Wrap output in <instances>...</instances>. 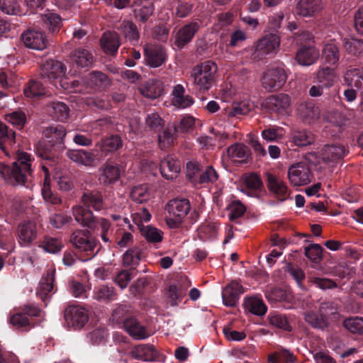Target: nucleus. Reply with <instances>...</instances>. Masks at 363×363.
Returning a JSON list of instances; mask_svg holds the SVG:
<instances>
[{
    "label": "nucleus",
    "mask_w": 363,
    "mask_h": 363,
    "mask_svg": "<svg viewBox=\"0 0 363 363\" xmlns=\"http://www.w3.org/2000/svg\"><path fill=\"white\" fill-rule=\"evenodd\" d=\"M33 157L28 153L18 151L12 167L0 163V174L11 185H26L31 176Z\"/></svg>",
    "instance_id": "f257e3e1"
},
{
    "label": "nucleus",
    "mask_w": 363,
    "mask_h": 363,
    "mask_svg": "<svg viewBox=\"0 0 363 363\" xmlns=\"http://www.w3.org/2000/svg\"><path fill=\"white\" fill-rule=\"evenodd\" d=\"M72 213L78 223L90 228L94 232L100 231L101 239L105 242L109 241L110 223L108 220L104 218H95L90 210L85 209L79 205L72 208Z\"/></svg>",
    "instance_id": "f03ea898"
},
{
    "label": "nucleus",
    "mask_w": 363,
    "mask_h": 363,
    "mask_svg": "<svg viewBox=\"0 0 363 363\" xmlns=\"http://www.w3.org/2000/svg\"><path fill=\"white\" fill-rule=\"evenodd\" d=\"M217 72V65L213 61H206L196 66L191 73L194 84L201 91L210 89L216 81Z\"/></svg>",
    "instance_id": "7ed1b4c3"
},
{
    "label": "nucleus",
    "mask_w": 363,
    "mask_h": 363,
    "mask_svg": "<svg viewBox=\"0 0 363 363\" xmlns=\"http://www.w3.org/2000/svg\"><path fill=\"white\" fill-rule=\"evenodd\" d=\"M190 209L191 205L187 199H173L169 201L166 206L167 214L165 216V221L167 225L170 228H179Z\"/></svg>",
    "instance_id": "20e7f679"
},
{
    "label": "nucleus",
    "mask_w": 363,
    "mask_h": 363,
    "mask_svg": "<svg viewBox=\"0 0 363 363\" xmlns=\"http://www.w3.org/2000/svg\"><path fill=\"white\" fill-rule=\"evenodd\" d=\"M36 152L39 157L44 160L42 164H52L55 169L50 171V173H54V179L56 180L60 189L65 191H68L72 188V182L69 177L62 172L57 171L56 166L53 164V162L50 161V146H46L44 141H39L36 144Z\"/></svg>",
    "instance_id": "39448f33"
},
{
    "label": "nucleus",
    "mask_w": 363,
    "mask_h": 363,
    "mask_svg": "<svg viewBox=\"0 0 363 363\" xmlns=\"http://www.w3.org/2000/svg\"><path fill=\"white\" fill-rule=\"evenodd\" d=\"M70 242L76 249L86 253L90 257L96 253L94 252L96 247V241L87 230L74 231L70 236Z\"/></svg>",
    "instance_id": "423d86ee"
},
{
    "label": "nucleus",
    "mask_w": 363,
    "mask_h": 363,
    "mask_svg": "<svg viewBox=\"0 0 363 363\" xmlns=\"http://www.w3.org/2000/svg\"><path fill=\"white\" fill-rule=\"evenodd\" d=\"M286 78V72L283 68H271L264 72L262 86L268 91H277L284 85Z\"/></svg>",
    "instance_id": "0eeeda50"
},
{
    "label": "nucleus",
    "mask_w": 363,
    "mask_h": 363,
    "mask_svg": "<svg viewBox=\"0 0 363 363\" xmlns=\"http://www.w3.org/2000/svg\"><path fill=\"white\" fill-rule=\"evenodd\" d=\"M264 105L270 112L279 115H289L291 112V99L286 94L271 95L265 99Z\"/></svg>",
    "instance_id": "6e6552de"
},
{
    "label": "nucleus",
    "mask_w": 363,
    "mask_h": 363,
    "mask_svg": "<svg viewBox=\"0 0 363 363\" xmlns=\"http://www.w3.org/2000/svg\"><path fill=\"white\" fill-rule=\"evenodd\" d=\"M310 167L306 162L291 164L288 169V178L291 185L300 186L308 184L311 180Z\"/></svg>",
    "instance_id": "1a4fd4ad"
},
{
    "label": "nucleus",
    "mask_w": 363,
    "mask_h": 363,
    "mask_svg": "<svg viewBox=\"0 0 363 363\" xmlns=\"http://www.w3.org/2000/svg\"><path fill=\"white\" fill-rule=\"evenodd\" d=\"M64 318L68 327L79 329L88 322L89 316L85 308L79 306H69L65 310Z\"/></svg>",
    "instance_id": "9d476101"
},
{
    "label": "nucleus",
    "mask_w": 363,
    "mask_h": 363,
    "mask_svg": "<svg viewBox=\"0 0 363 363\" xmlns=\"http://www.w3.org/2000/svg\"><path fill=\"white\" fill-rule=\"evenodd\" d=\"M66 67L60 61L48 60H46L41 68V77L43 79H48L56 86L58 79H62L65 75Z\"/></svg>",
    "instance_id": "9b49d317"
},
{
    "label": "nucleus",
    "mask_w": 363,
    "mask_h": 363,
    "mask_svg": "<svg viewBox=\"0 0 363 363\" xmlns=\"http://www.w3.org/2000/svg\"><path fill=\"white\" fill-rule=\"evenodd\" d=\"M24 45L30 49L43 50L48 44V40L44 32L35 29H28L21 35Z\"/></svg>",
    "instance_id": "f8f14e48"
},
{
    "label": "nucleus",
    "mask_w": 363,
    "mask_h": 363,
    "mask_svg": "<svg viewBox=\"0 0 363 363\" xmlns=\"http://www.w3.org/2000/svg\"><path fill=\"white\" fill-rule=\"evenodd\" d=\"M279 38L273 34H269L261 38L257 43L255 55L256 57L262 58L273 53L279 48Z\"/></svg>",
    "instance_id": "ddd939ff"
},
{
    "label": "nucleus",
    "mask_w": 363,
    "mask_h": 363,
    "mask_svg": "<svg viewBox=\"0 0 363 363\" xmlns=\"http://www.w3.org/2000/svg\"><path fill=\"white\" fill-rule=\"evenodd\" d=\"M297 116L306 124L315 123L320 118V110L311 102H302L296 108Z\"/></svg>",
    "instance_id": "4468645a"
},
{
    "label": "nucleus",
    "mask_w": 363,
    "mask_h": 363,
    "mask_svg": "<svg viewBox=\"0 0 363 363\" xmlns=\"http://www.w3.org/2000/svg\"><path fill=\"white\" fill-rule=\"evenodd\" d=\"M40 167L44 177V183L41 189L44 200L52 204H60L62 201L61 199L57 195L53 194L50 187V171H53L55 169L54 167L52 164H48L47 163L41 164Z\"/></svg>",
    "instance_id": "2eb2a0df"
},
{
    "label": "nucleus",
    "mask_w": 363,
    "mask_h": 363,
    "mask_svg": "<svg viewBox=\"0 0 363 363\" xmlns=\"http://www.w3.org/2000/svg\"><path fill=\"white\" fill-rule=\"evenodd\" d=\"M244 292L245 290L241 284L235 281H231L223 289L222 292L224 305L228 307L235 306L239 300L240 294Z\"/></svg>",
    "instance_id": "dca6fc26"
},
{
    "label": "nucleus",
    "mask_w": 363,
    "mask_h": 363,
    "mask_svg": "<svg viewBox=\"0 0 363 363\" xmlns=\"http://www.w3.org/2000/svg\"><path fill=\"white\" fill-rule=\"evenodd\" d=\"M145 55L148 65L152 67L161 66L166 60V52L159 45L150 44L145 48Z\"/></svg>",
    "instance_id": "f3484780"
},
{
    "label": "nucleus",
    "mask_w": 363,
    "mask_h": 363,
    "mask_svg": "<svg viewBox=\"0 0 363 363\" xmlns=\"http://www.w3.org/2000/svg\"><path fill=\"white\" fill-rule=\"evenodd\" d=\"M99 170L101 173L99 179L104 185L115 183L119 179L121 174L120 166L111 162H106Z\"/></svg>",
    "instance_id": "a211bd4d"
},
{
    "label": "nucleus",
    "mask_w": 363,
    "mask_h": 363,
    "mask_svg": "<svg viewBox=\"0 0 363 363\" xmlns=\"http://www.w3.org/2000/svg\"><path fill=\"white\" fill-rule=\"evenodd\" d=\"M96 150L86 151L84 150H69L67 155L72 161L86 167H94L96 165V160H97L96 155L94 153Z\"/></svg>",
    "instance_id": "6ab92c4d"
},
{
    "label": "nucleus",
    "mask_w": 363,
    "mask_h": 363,
    "mask_svg": "<svg viewBox=\"0 0 363 363\" xmlns=\"http://www.w3.org/2000/svg\"><path fill=\"white\" fill-rule=\"evenodd\" d=\"M319 50L311 45H303L297 51L296 60L302 66H310L319 58Z\"/></svg>",
    "instance_id": "aec40b11"
},
{
    "label": "nucleus",
    "mask_w": 363,
    "mask_h": 363,
    "mask_svg": "<svg viewBox=\"0 0 363 363\" xmlns=\"http://www.w3.org/2000/svg\"><path fill=\"white\" fill-rule=\"evenodd\" d=\"M267 186L270 192L281 200H285L289 196V189L286 184L279 177L267 174Z\"/></svg>",
    "instance_id": "412c9836"
},
{
    "label": "nucleus",
    "mask_w": 363,
    "mask_h": 363,
    "mask_svg": "<svg viewBox=\"0 0 363 363\" xmlns=\"http://www.w3.org/2000/svg\"><path fill=\"white\" fill-rule=\"evenodd\" d=\"M182 281L184 286L172 284L168 287L166 296L168 302L172 306H177L182 301L186 295L187 289L191 286V281L187 278L183 279Z\"/></svg>",
    "instance_id": "4be33fe9"
},
{
    "label": "nucleus",
    "mask_w": 363,
    "mask_h": 363,
    "mask_svg": "<svg viewBox=\"0 0 363 363\" xmlns=\"http://www.w3.org/2000/svg\"><path fill=\"white\" fill-rule=\"evenodd\" d=\"M36 225L35 223L27 221L18 225V237L21 245H28L36 238Z\"/></svg>",
    "instance_id": "5701e85b"
},
{
    "label": "nucleus",
    "mask_w": 363,
    "mask_h": 363,
    "mask_svg": "<svg viewBox=\"0 0 363 363\" xmlns=\"http://www.w3.org/2000/svg\"><path fill=\"white\" fill-rule=\"evenodd\" d=\"M322 9V0H300L296 7L297 14L303 17L313 16Z\"/></svg>",
    "instance_id": "b1692460"
},
{
    "label": "nucleus",
    "mask_w": 363,
    "mask_h": 363,
    "mask_svg": "<svg viewBox=\"0 0 363 363\" xmlns=\"http://www.w3.org/2000/svg\"><path fill=\"white\" fill-rule=\"evenodd\" d=\"M199 26L196 22L185 25L179 30L175 37V45L179 48H183L189 43L195 33L198 31Z\"/></svg>",
    "instance_id": "393cba45"
},
{
    "label": "nucleus",
    "mask_w": 363,
    "mask_h": 363,
    "mask_svg": "<svg viewBox=\"0 0 363 363\" xmlns=\"http://www.w3.org/2000/svg\"><path fill=\"white\" fill-rule=\"evenodd\" d=\"M346 155L345 146L340 144L325 145L320 153L322 160L325 162H334L341 160Z\"/></svg>",
    "instance_id": "a878e982"
},
{
    "label": "nucleus",
    "mask_w": 363,
    "mask_h": 363,
    "mask_svg": "<svg viewBox=\"0 0 363 363\" xmlns=\"http://www.w3.org/2000/svg\"><path fill=\"white\" fill-rule=\"evenodd\" d=\"M130 355L135 359L150 362L155 359L157 352L153 345L140 344L132 347Z\"/></svg>",
    "instance_id": "bb28decb"
},
{
    "label": "nucleus",
    "mask_w": 363,
    "mask_h": 363,
    "mask_svg": "<svg viewBox=\"0 0 363 363\" xmlns=\"http://www.w3.org/2000/svg\"><path fill=\"white\" fill-rule=\"evenodd\" d=\"M123 327L127 333L136 340H143L148 337L150 334L146 328L140 324L134 318H128L123 320Z\"/></svg>",
    "instance_id": "cd10ccee"
},
{
    "label": "nucleus",
    "mask_w": 363,
    "mask_h": 363,
    "mask_svg": "<svg viewBox=\"0 0 363 363\" xmlns=\"http://www.w3.org/2000/svg\"><path fill=\"white\" fill-rule=\"evenodd\" d=\"M15 144V132L0 122V150L10 157V149Z\"/></svg>",
    "instance_id": "c85d7f7f"
},
{
    "label": "nucleus",
    "mask_w": 363,
    "mask_h": 363,
    "mask_svg": "<svg viewBox=\"0 0 363 363\" xmlns=\"http://www.w3.org/2000/svg\"><path fill=\"white\" fill-rule=\"evenodd\" d=\"M180 172V163L170 156L164 158L160 162V172L167 179H174Z\"/></svg>",
    "instance_id": "c756f323"
},
{
    "label": "nucleus",
    "mask_w": 363,
    "mask_h": 363,
    "mask_svg": "<svg viewBox=\"0 0 363 363\" xmlns=\"http://www.w3.org/2000/svg\"><path fill=\"white\" fill-rule=\"evenodd\" d=\"M245 185L244 189H241V191L250 197H256L262 187V182L259 177L256 174H250L245 175L243 177Z\"/></svg>",
    "instance_id": "7c9ffc66"
},
{
    "label": "nucleus",
    "mask_w": 363,
    "mask_h": 363,
    "mask_svg": "<svg viewBox=\"0 0 363 363\" xmlns=\"http://www.w3.org/2000/svg\"><path fill=\"white\" fill-rule=\"evenodd\" d=\"M185 89L181 84L176 85L172 91V103L179 108L189 107L194 104V99L191 96L184 94Z\"/></svg>",
    "instance_id": "2f4dec72"
},
{
    "label": "nucleus",
    "mask_w": 363,
    "mask_h": 363,
    "mask_svg": "<svg viewBox=\"0 0 363 363\" xmlns=\"http://www.w3.org/2000/svg\"><path fill=\"white\" fill-rule=\"evenodd\" d=\"M248 153L247 146L242 143H235L226 150L223 157L237 163L244 160L248 156Z\"/></svg>",
    "instance_id": "473e14b6"
},
{
    "label": "nucleus",
    "mask_w": 363,
    "mask_h": 363,
    "mask_svg": "<svg viewBox=\"0 0 363 363\" xmlns=\"http://www.w3.org/2000/svg\"><path fill=\"white\" fill-rule=\"evenodd\" d=\"M55 279V270L50 269L48 271L46 277H43L40 281L39 286L37 289L36 294L43 301H46L49 293L53 289V282Z\"/></svg>",
    "instance_id": "72a5a7b5"
},
{
    "label": "nucleus",
    "mask_w": 363,
    "mask_h": 363,
    "mask_svg": "<svg viewBox=\"0 0 363 363\" xmlns=\"http://www.w3.org/2000/svg\"><path fill=\"white\" fill-rule=\"evenodd\" d=\"M163 92V84L158 79H150L140 88V93L149 99H156Z\"/></svg>",
    "instance_id": "f704fd0d"
},
{
    "label": "nucleus",
    "mask_w": 363,
    "mask_h": 363,
    "mask_svg": "<svg viewBox=\"0 0 363 363\" xmlns=\"http://www.w3.org/2000/svg\"><path fill=\"white\" fill-rule=\"evenodd\" d=\"M101 45L107 54H115L119 46V37L116 33H105L101 38Z\"/></svg>",
    "instance_id": "c9c22d12"
},
{
    "label": "nucleus",
    "mask_w": 363,
    "mask_h": 363,
    "mask_svg": "<svg viewBox=\"0 0 363 363\" xmlns=\"http://www.w3.org/2000/svg\"><path fill=\"white\" fill-rule=\"evenodd\" d=\"M253 107V104L249 101L234 102L225 108V113L228 117H238L249 113Z\"/></svg>",
    "instance_id": "e433bc0d"
},
{
    "label": "nucleus",
    "mask_w": 363,
    "mask_h": 363,
    "mask_svg": "<svg viewBox=\"0 0 363 363\" xmlns=\"http://www.w3.org/2000/svg\"><path fill=\"white\" fill-rule=\"evenodd\" d=\"M85 83L90 87L104 89L111 85V80L104 73L94 71L87 75Z\"/></svg>",
    "instance_id": "4c0bfd02"
},
{
    "label": "nucleus",
    "mask_w": 363,
    "mask_h": 363,
    "mask_svg": "<svg viewBox=\"0 0 363 363\" xmlns=\"http://www.w3.org/2000/svg\"><path fill=\"white\" fill-rule=\"evenodd\" d=\"M71 57L73 62L80 67H89L94 62L92 54L84 48L75 50L72 52Z\"/></svg>",
    "instance_id": "58836bf2"
},
{
    "label": "nucleus",
    "mask_w": 363,
    "mask_h": 363,
    "mask_svg": "<svg viewBox=\"0 0 363 363\" xmlns=\"http://www.w3.org/2000/svg\"><path fill=\"white\" fill-rule=\"evenodd\" d=\"M322 59L325 64L336 65L340 60V51L334 43H326L322 52Z\"/></svg>",
    "instance_id": "ea45409f"
},
{
    "label": "nucleus",
    "mask_w": 363,
    "mask_h": 363,
    "mask_svg": "<svg viewBox=\"0 0 363 363\" xmlns=\"http://www.w3.org/2000/svg\"><path fill=\"white\" fill-rule=\"evenodd\" d=\"M48 111L53 118L65 121L69 115L68 106L61 101H53L48 106Z\"/></svg>",
    "instance_id": "a19ab883"
},
{
    "label": "nucleus",
    "mask_w": 363,
    "mask_h": 363,
    "mask_svg": "<svg viewBox=\"0 0 363 363\" xmlns=\"http://www.w3.org/2000/svg\"><path fill=\"white\" fill-rule=\"evenodd\" d=\"M43 135L48 139V143L53 145L62 140L66 135V130L62 125H52L43 131Z\"/></svg>",
    "instance_id": "79ce46f5"
},
{
    "label": "nucleus",
    "mask_w": 363,
    "mask_h": 363,
    "mask_svg": "<svg viewBox=\"0 0 363 363\" xmlns=\"http://www.w3.org/2000/svg\"><path fill=\"white\" fill-rule=\"evenodd\" d=\"M81 201L85 206L91 207L96 211H100L104 208L102 196L98 192L84 193Z\"/></svg>",
    "instance_id": "37998d69"
},
{
    "label": "nucleus",
    "mask_w": 363,
    "mask_h": 363,
    "mask_svg": "<svg viewBox=\"0 0 363 363\" xmlns=\"http://www.w3.org/2000/svg\"><path fill=\"white\" fill-rule=\"evenodd\" d=\"M42 20L50 32L57 33L62 26V18L59 14L47 11L43 16Z\"/></svg>",
    "instance_id": "c03bdc74"
},
{
    "label": "nucleus",
    "mask_w": 363,
    "mask_h": 363,
    "mask_svg": "<svg viewBox=\"0 0 363 363\" xmlns=\"http://www.w3.org/2000/svg\"><path fill=\"white\" fill-rule=\"evenodd\" d=\"M99 150L108 153L117 150L122 146V140L118 135H111L96 145Z\"/></svg>",
    "instance_id": "a18cd8bd"
},
{
    "label": "nucleus",
    "mask_w": 363,
    "mask_h": 363,
    "mask_svg": "<svg viewBox=\"0 0 363 363\" xmlns=\"http://www.w3.org/2000/svg\"><path fill=\"white\" fill-rule=\"evenodd\" d=\"M346 82L357 89L363 87V69L360 67L350 68L345 75Z\"/></svg>",
    "instance_id": "49530a36"
},
{
    "label": "nucleus",
    "mask_w": 363,
    "mask_h": 363,
    "mask_svg": "<svg viewBox=\"0 0 363 363\" xmlns=\"http://www.w3.org/2000/svg\"><path fill=\"white\" fill-rule=\"evenodd\" d=\"M245 308L257 315H263L267 312V306L263 301L257 297H250L245 300Z\"/></svg>",
    "instance_id": "de8ad7c7"
},
{
    "label": "nucleus",
    "mask_w": 363,
    "mask_h": 363,
    "mask_svg": "<svg viewBox=\"0 0 363 363\" xmlns=\"http://www.w3.org/2000/svg\"><path fill=\"white\" fill-rule=\"evenodd\" d=\"M93 298L99 301L108 302L116 298V294L112 286H100L94 290Z\"/></svg>",
    "instance_id": "09e8293b"
},
{
    "label": "nucleus",
    "mask_w": 363,
    "mask_h": 363,
    "mask_svg": "<svg viewBox=\"0 0 363 363\" xmlns=\"http://www.w3.org/2000/svg\"><path fill=\"white\" fill-rule=\"evenodd\" d=\"M293 143L297 146H306L314 142V135L306 130H294L291 132Z\"/></svg>",
    "instance_id": "8fccbe9b"
},
{
    "label": "nucleus",
    "mask_w": 363,
    "mask_h": 363,
    "mask_svg": "<svg viewBox=\"0 0 363 363\" xmlns=\"http://www.w3.org/2000/svg\"><path fill=\"white\" fill-rule=\"evenodd\" d=\"M142 235L149 242L158 243L162 240L163 233L158 228L150 225L142 227L140 229Z\"/></svg>",
    "instance_id": "3c124183"
},
{
    "label": "nucleus",
    "mask_w": 363,
    "mask_h": 363,
    "mask_svg": "<svg viewBox=\"0 0 363 363\" xmlns=\"http://www.w3.org/2000/svg\"><path fill=\"white\" fill-rule=\"evenodd\" d=\"M120 30L124 35L125 38L128 39L132 44H135L139 38V33L137 30L136 26L129 21H123L121 26Z\"/></svg>",
    "instance_id": "603ef678"
},
{
    "label": "nucleus",
    "mask_w": 363,
    "mask_h": 363,
    "mask_svg": "<svg viewBox=\"0 0 363 363\" xmlns=\"http://www.w3.org/2000/svg\"><path fill=\"white\" fill-rule=\"evenodd\" d=\"M11 325L23 331H28L34 327V324L25 313H16L9 320Z\"/></svg>",
    "instance_id": "864d4df0"
},
{
    "label": "nucleus",
    "mask_w": 363,
    "mask_h": 363,
    "mask_svg": "<svg viewBox=\"0 0 363 363\" xmlns=\"http://www.w3.org/2000/svg\"><path fill=\"white\" fill-rule=\"evenodd\" d=\"M46 94L45 87L38 80H31L24 89V94L28 98H36Z\"/></svg>",
    "instance_id": "5fc2aeb1"
},
{
    "label": "nucleus",
    "mask_w": 363,
    "mask_h": 363,
    "mask_svg": "<svg viewBox=\"0 0 363 363\" xmlns=\"http://www.w3.org/2000/svg\"><path fill=\"white\" fill-rule=\"evenodd\" d=\"M343 326L352 333L363 334V318L355 316L346 318Z\"/></svg>",
    "instance_id": "6e6d98bb"
},
{
    "label": "nucleus",
    "mask_w": 363,
    "mask_h": 363,
    "mask_svg": "<svg viewBox=\"0 0 363 363\" xmlns=\"http://www.w3.org/2000/svg\"><path fill=\"white\" fill-rule=\"evenodd\" d=\"M335 79V73L333 69L329 67L320 69L317 72L318 83H320L326 88L333 86Z\"/></svg>",
    "instance_id": "4d7b16f0"
},
{
    "label": "nucleus",
    "mask_w": 363,
    "mask_h": 363,
    "mask_svg": "<svg viewBox=\"0 0 363 363\" xmlns=\"http://www.w3.org/2000/svg\"><path fill=\"white\" fill-rule=\"evenodd\" d=\"M153 13V4L151 1H142L135 4V13L141 21H145Z\"/></svg>",
    "instance_id": "13d9d810"
},
{
    "label": "nucleus",
    "mask_w": 363,
    "mask_h": 363,
    "mask_svg": "<svg viewBox=\"0 0 363 363\" xmlns=\"http://www.w3.org/2000/svg\"><path fill=\"white\" fill-rule=\"evenodd\" d=\"M130 197L136 203H141L150 199L148 186L146 184H142L134 186L130 192Z\"/></svg>",
    "instance_id": "bf43d9fd"
},
{
    "label": "nucleus",
    "mask_w": 363,
    "mask_h": 363,
    "mask_svg": "<svg viewBox=\"0 0 363 363\" xmlns=\"http://www.w3.org/2000/svg\"><path fill=\"white\" fill-rule=\"evenodd\" d=\"M141 251L140 248L135 247L128 250L123 255V262L126 266H135L140 260Z\"/></svg>",
    "instance_id": "052dcab7"
},
{
    "label": "nucleus",
    "mask_w": 363,
    "mask_h": 363,
    "mask_svg": "<svg viewBox=\"0 0 363 363\" xmlns=\"http://www.w3.org/2000/svg\"><path fill=\"white\" fill-rule=\"evenodd\" d=\"M40 247L49 253H57L62 250L63 242L57 238H45Z\"/></svg>",
    "instance_id": "680f3d73"
},
{
    "label": "nucleus",
    "mask_w": 363,
    "mask_h": 363,
    "mask_svg": "<svg viewBox=\"0 0 363 363\" xmlns=\"http://www.w3.org/2000/svg\"><path fill=\"white\" fill-rule=\"evenodd\" d=\"M173 130H170L169 128L164 130L162 133H160L158 135V144L162 150L167 149L170 147L174 141Z\"/></svg>",
    "instance_id": "e2e57ef3"
},
{
    "label": "nucleus",
    "mask_w": 363,
    "mask_h": 363,
    "mask_svg": "<svg viewBox=\"0 0 363 363\" xmlns=\"http://www.w3.org/2000/svg\"><path fill=\"white\" fill-rule=\"evenodd\" d=\"M305 320L313 328L323 329L328 326V321L326 318L321 315L318 316L312 312L305 314Z\"/></svg>",
    "instance_id": "0e129e2a"
},
{
    "label": "nucleus",
    "mask_w": 363,
    "mask_h": 363,
    "mask_svg": "<svg viewBox=\"0 0 363 363\" xmlns=\"http://www.w3.org/2000/svg\"><path fill=\"white\" fill-rule=\"evenodd\" d=\"M133 222L138 226L139 230L142 227L143 222H148L151 219L150 213L145 208H140L131 215Z\"/></svg>",
    "instance_id": "69168bd1"
},
{
    "label": "nucleus",
    "mask_w": 363,
    "mask_h": 363,
    "mask_svg": "<svg viewBox=\"0 0 363 363\" xmlns=\"http://www.w3.org/2000/svg\"><path fill=\"white\" fill-rule=\"evenodd\" d=\"M6 120L18 129H21L26 121V117L22 111H13L5 116Z\"/></svg>",
    "instance_id": "338daca9"
},
{
    "label": "nucleus",
    "mask_w": 363,
    "mask_h": 363,
    "mask_svg": "<svg viewBox=\"0 0 363 363\" xmlns=\"http://www.w3.org/2000/svg\"><path fill=\"white\" fill-rule=\"evenodd\" d=\"M0 9L9 15L20 13L19 4L16 0H0Z\"/></svg>",
    "instance_id": "774afa93"
}]
</instances>
